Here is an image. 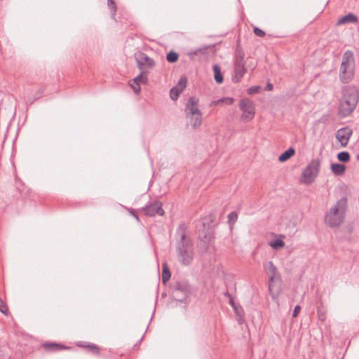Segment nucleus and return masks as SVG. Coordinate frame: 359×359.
<instances>
[{
  "instance_id": "1",
  "label": "nucleus",
  "mask_w": 359,
  "mask_h": 359,
  "mask_svg": "<svg viewBox=\"0 0 359 359\" xmlns=\"http://www.w3.org/2000/svg\"><path fill=\"white\" fill-rule=\"evenodd\" d=\"M176 236L177 250L181 263L183 265H189L193 261L194 248L193 244L187 236V226L184 224H180L177 229Z\"/></svg>"
},
{
  "instance_id": "2",
  "label": "nucleus",
  "mask_w": 359,
  "mask_h": 359,
  "mask_svg": "<svg viewBox=\"0 0 359 359\" xmlns=\"http://www.w3.org/2000/svg\"><path fill=\"white\" fill-rule=\"evenodd\" d=\"M359 100V91L355 86L343 88L342 97L339 100L338 114L340 117H346L352 114Z\"/></svg>"
},
{
  "instance_id": "3",
  "label": "nucleus",
  "mask_w": 359,
  "mask_h": 359,
  "mask_svg": "<svg viewBox=\"0 0 359 359\" xmlns=\"http://www.w3.org/2000/svg\"><path fill=\"white\" fill-rule=\"evenodd\" d=\"M347 205V198L346 197L340 198L325 214V224L330 227L334 228L343 224L345 219Z\"/></svg>"
},
{
  "instance_id": "4",
  "label": "nucleus",
  "mask_w": 359,
  "mask_h": 359,
  "mask_svg": "<svg viewBox=\"0 0 359 359\" xmlns=\"http://www.w3.org/2000/svg\"><path fill=\"white\" fill-rule=\"evenodd\" d=\"M355 58L352 51L346 50L342 55L339 78L342 83L350 82L354 76Z\"/></svg>"
},
{
  "instance_id": "5",
  "label": "nucleus",
  "mask_w": 359,
  "mask_h": 359,
  "mask_svg": "<svg viewBox=\"0 0 359 359\" xmlns=\"http://www.w3.org/2000/svg\"><path fill=\"white\" fill-rule=\"evenodd\" d=\"M198 100L191 97L189 98L186 106V116L190 121V124L194 129H198L202 124V113L198 107Z\"/></svg>"
},
{
  "instance_id": "6",
  "label": "nucleus",
  "mask_w": 359,
  "mask_h": 359,
  "mask_svg": "<svg viewBox=\"0 0 359 359\" xmlns=\"http://www.w3.org/2000/svg\"><path fill=\"white\" fill-rule=\"evenodd\" d=\"M320 163L319 158L311 160L302 171L300 178L301 182L306 184L313 182L318 175Z\"/></svg>"
},
{
  "instance_id": "7",
  "label": "nucleus",
  "mask_w": 359,
  "mask_h": 359,
  "mask_svg": "<svg viewBox=\"0 0 359 359\" xmlns=\"http://www.w3.org/2000/svg\"><path fill=\"white\" fill-rule=\"evenodd\" d=\"M244 52L241 48L237 47L236 49L234 59L233 74L232 76V81L234 83H238L246 72V68L244 64Z\"/></svg>"
},
{
  "instance_id": "8",
  "label": "nucleus",
  "mask_w": 359,
  "mask_h": 359,
  "mask_svg": "<svg viewBox=\"0 0 359 359\" xmlns=\"http://www.w3.org/2000/svg\"><path fill=\"white\" fill-rule=\"evenodd\" d=\"M172 297L178 302H182L186 300L190 294V285L187 281L180 280L172 284Z\"/></svg>"
},
{
  "instance_id": "9",
  "label": "nucleus",
  "mask_w": 359,
  "mask_h": 359,
  "mask_svg": "<svg viewBox=\"0 0 359 359\" xmlns=\"http://www.w3.org/2000/svg\"><path fill=\"white\" fill-rule=\"evenodd\" d=\"M43 93V89L36 84L27 83L23 88V99L30 104L39 98Z\"/></svg>"
},
{
  "instance_id": "10",
  "label": "nucleus",
  "mask_w": 359,
  "mask_h": 359,
  "mask_svg": "<svg viewBox=\"0 0 359 359\" xmlns=\"http://www.w3.org/2000/svg\"><path fill=\"white\" fill-rule=\"evenodd\" d=\"M239 107L243 111L241 119L245 122H248L253 119L255 114V107L252 101L248 99H243L241 100Z\"/></svg>"
},
{
  "instance_id": "11",
  "label": "nucleus",
  "mask_w": 359,
  "mask_h": 359,
  "mask_svg": "<svg viewBox=\"0 0 359 359\" xmlns=\"http://www.w3.org/2000/svg\"><path fill=\"white\" fill-rule=\"evenodd\" d=\"M142 213L148 217H154L156 215L162 216L164 210L162 208V203L159 201H155L153 203L147 205L142 208Z\"/></svg>"
},
{
  "instance_id": "12",
  "label": "nucleus",
  "mask_w": 359,
  "mask_h": 359,
  "mask_svg": "<svg viewBox=\"0 0 359 359\" xmlns=\"http://www.w3.org/2000/svg\"><path fill=\"white\" fill-rule=\"evenodd\" d=\"M137 67L140 69H151L154 67L155 61L149 57L147 54L142 52H139L135 55Z\"/></svg>"
},
{
  "instance_id": "13",
  "label": "nucleus",
  "mask_w": 359,
  "mask_h": 359,
  "mask_svg": "<svg viewBox=\"0 0 359 359\" xmlns=\"http://www.w3.org/2000/svg\"><path fill=\"white\" fill-rule=\"evenodd\" d=\"M353 130L348 127L339 129L336 133V139L340 142L342 147L347 146L352 135Z\"/></svg>"
},
{
  "instance_id": "14",
  "label": "nucleus",
  "mask_w": 359,
  "mask_h": 359,
  "mask_svg": "<svg viewBox=\"0 0 359 359\" xmlns=\"http://www.w3.org/2000/svg\"><path fill=\"white\" fill-rule=\"evenodd\" d=\"M264 268L266 274L269 276L271 282L274 281L279 277L277 268L271 261L265 262L264 264Z\"/></svg>"
},
{
  "instance_id": "15",
  "label": "nucleus",
  "mask_w": 359,
  "mask_h": 359,
  "mask_svg": "<svg viewBox=\"0 0 359 359\" xmlns=\"http://www.w3.org/2000/svg\"><path fill=\"white\" fill-rule=\"evenodd\" d=\"M42 346L45 350L50 352H55L71 348L70 347L55 342H46L42 345Z\"/></svg>"
},
{
  "instance_id": "16",
  "label": "nucleus",
  "mask_w": 359,
  "mask_h": 359,
  "mask_svg": "<svg viewBox=\"0 0 359 359\" xmlns=\"http://www.w3.org/2000/svg\"><path fill=\"white\" fill-rule=\"evenodd\" d=\"M77 346L86 348L88 352L94 355L100 354V348L95 344L79 341L77 343Z\"/></svg>"
},
{
  "instance_id": "17",
  "label": "nucleus",
  "mask_w": 359,
  "mask_h": 359,
  "mask_svg": "<svg viewBox=\"0 0 359 359\" xmlns=\"http://www.w3.org/2000/svg\"><path fill=\"white\" fill-rule=\"evenodd\" d=\"M357 22H358L357 16L355 15H354L353 13H348V14L343 16L342 18H341L338 20L337 25H343V24H346V23H355Z\"/></svg>"
},
{
  "instance_id": "18",
  "label": "nucleus",
  "mask_w": 359,
  "mask_h": 359,
  "mask_svg": "<svg viewBox=\"0 0 359 359\" xmlns=\"http://www.w3.org/2000/svg\"><path fill=\"white\" fill-rule=\"evenodd\" d=\"M331 170L335 175L339 176L345 172L346 166L343 164L332 163L331 165Z\"/></svg>"
},
{
  "instance_id": "19",
  "label": "nucleus",
  "mask_w": 359,
  "mask_h": 359,
  "mask_svg": "<svg viewBox=\"0 0 359 359\" xmlns=\"http://www.w3.org/2000/svg\"><path fill=\"white\" fill-rule=\"evenodd\" d=\"M214 72V79L215 81L220 84L224 81V77L221 72V69L218 65H215L212 67Z\"/></svg>"
},
{
  "instance_id": "20",
  "label": "nucleus",
  "mask_w": 359,
  "mask_h": 359,
  "mask_svg": "<svg viewBox=\"0 0 359 359\" xmlns=\"http://www.w3.org/2000/svg\"><path fill=\"white\" fill-rule=\"evenodd\" d=\"M294 149L290 147L279 156L278 160L280 162H285L290 158L294 154Z\"/></svg>"
},
{
  "instance_id": "21",
  "label": "nucleus",
  "mask_w": 359,
  "mask_h": 359,
  "mask_svg": "<svg viewBox=\"0 0 359 359\" xmlns=\"http://www.w3.org/2000/svg\"><path fill=\"white\" fill-rule=\"evenodd\" d=\"M171 273L168 266V264L165 262L163 264V271H162V282L165 284L170 278Z\"/></svg>"
},
{
  "instance_id": "22",
  "label": "nucleus",
  "mask_w": 359,
  "mask_h": 359,
  "mask_svg": "<svg viewBox=\"0 0 359 359\" xmlns=\"http://www.w3.org/2000/svg\"><path fill=\"white\" fill-rule=\"evenodd\" d=\"M234 100L233 97H226L221 99H218L217 100H214L212 102L211 105H218L219 104H225L226 105H231L233 103Z\"/></svg>"
},
{
  "instance_id": "23",
  "label": "nucleus",
  "mask_w": 359,
  "mask_h": 359,
  "mask_svg": "<svg viewBox=\"0 0 359 359\" xmlns=\"http://www.w3.org/2000/svg\"><path fill=\"white\" fill-rule=\"evenodd\" d=\"M317 315L318 320L324 322L326 320V309L323 304L317 307Z\"/></svg>"
},
{
  "instance_id": "24",
  "label": "nucleus",
  "mask_w": 359,
  "mask_h": 359,
  "mask_svg": "<svg viewBox=\"0 0 359 359\" xmlns=\"http://www.w3.org/2000/svg\"><path fill=\"white\" fill-rule=\"evenodd\" d=\"M210 244V237L205 236L204 238L200 242L199 248L202 252H205L208 250Z\"/></svg>"
},
{
  "instance_id": "25",
  "label": "nucleus",
  "mask_w": 359,
  "mask_h": 359,
  "mask_svg": "<svg viewBox=\"0 0 359 359\" xmlns=\"http://www.w3.org/2000/svg\"><path fill=\"white\" fill-rule=\"evenodd\" d=\"M337 158L341 162L346 163L350 160V154L347 151H341L337 154Z\"/></svg>"
},
{
  "instance_id": "26",
  "label": "nucleus",
  "mask_w": 359,
  "mask_h": 359,
  "mask_svg": "<svg viewBox=\"0 0 359 359\" xmlns=\"http://www.w3.org/2000/svg\"><path fill=\"white\" fill-rule=\"evenodd\" d=\"M270 245L274 250H279L285 246V242L281 239H276L274 241L271 242Z\"/></svg>"
},
{
  "instance_id": "27",
  "label": "nucleus",
  "mask_w": 359,
  "mask_h": 359,
  "mask_svg": "<svg viewBox=\"0 0 359 359\" xmlns=\"http://www.w3.org/2000/svg\"><path fill=\"white\" fill-rule=\"evenodd\" d=\"M179 55L174 51L169 52L166 55L167 60L170 63H174L178 60Z\"/></svg>"
},
{
  "instance_id": "28",
  "label": "nucleus",
  "mask_w": 359,
  "mask_h": 359,
  "mask_svg": "<svg viewBox=\"0 0 359 359\" xmlns=\"http://www.w3.org/2000/svg\"><path fill=\"white\" fill-rule=\"evenodd\" d=\"M143 72H142L137 76L133 79V83H146L147 82V75H143Z\"/></svg>"
},
{
  "instance_id": "29",
  "label": "nucleus",
  "mask_w": 359,
  "mask_h": 359,
  "mask_svg": "<svg viewBox=\"0 0 359 359\" xmlns=\"http://www.w3.org/2000/svg\"><path fill=\"white\" fill-rule=\"evenodd\" d=\"M181 93L182 91L179 89V87H173L170 92V98L173 100H176Z\"/></svg>"
},
{
  "instance_id": "30",
  "label": "nucleus",
  "mask_w": 359,
  "mask_h": 359,
  "mask_svg": "<svg viewBox=\"0 0 359 359\" xmlns=\"http://www.w3.org/2000/svg\"><path fill=\"white\" fill-rule=\"evenodd\" d=\"M238 219V214L236 212H231L228 215V223L232 226Z\"/></svg>"
},
{
  "instance_id": "31",
  "label": "nucleus",
  "mask_w": 359,
  "mask_h": 359,
  "mask_svg": "<svg viewBox=\"0 0 359 359\" xmlns=\"http://www.w3.org/2000/svg\"><path fill=\"white\" fill-rule=\"evenodd\" d=\"M207 49H208V47H204V48H198L196 50H190L188 53V55H189L191 59H193L194 55H198L201 53V52H205Z\"/></svg>"
},
{
  "instance_id": "32",
  "label": "nucleus",
  "mask_w": 359,
  "mask_h": 359,
  "mask_svg": "<svg viewBox=\"0 0 359 359\" xmlns=\"http://www.w3.org/2000/svg\"><path fill=\"white\" fill-rule=\"evenodd\" d=\"M187 84V79L186 77H182L177 83L175 87H179V89L182 92L186 88Z\"/></svg>"
},
{
  "instance_id": "33",
  "label": "nucleus",
  "mask_w": 359,
  "mask_h": 359,
  "mask_svg": "<svg viewBox=\"0 0 359 359\" xmlns=\"http://www.w3.org/2000/svg\"><path fill=\"white\" fill-rule=\"evenodd\" d=\"M0 311L5 315H7L8 313V309L6 304L1 298H0Z\"/></svg>"
},
{
  "instance_id": "34",
  "label": "nucleus",
  "mask_w": 359,
  "mask_h": 359,
  "mask_svg": "<svg viewBox=\"0 0 359 359\" xmlns=\"http://www.w3.org/2000/svg\"><path fill=\"white\" fill-rule=\"evenodd\" d=\"M260 89H261L260 86H252V87L248 88L247 93L248 95H252V94L259 93Z\"/></svg>"
},
{
  "instance_id": "35",
  "label": "nucleus",
  "mask_w": 359,
  "mask_h": 359,
  "mask_svg": "<svg viewBox=\"0 0 359 359\" xmlns=\"http://www.w3.org/2000/svg\"><path fill=\"white\" fill-rule=\"evenodd\" d=\"M108 6L111 9L112 15L114 16L116 11V6L114 1L113 0H108Z\"/></svg>"
},
{
  "instance_id": "36",
  "label": "nucleus",
  "mask_w": 359,
  "mask_h": 359,
  "mask_svg": "<svg viewBox=\"0 0 359 359\" xmlns=\"http://www.w3.org/2000/svg\"><path fill=\"white\" fill-rule=\"evenodd\" d=\"M253 32L256 36L259 37H264L266 35L264 31L258 27H255L253 29Z\"/></svg>"
},
{
  "instance_id": "37",
  "label": "nucleus",
  "mask_w": 359,
  "mask_h": 359,
  "mask_svg": "<svg viewBox=\"0 0 359 359\" xmlns=\"http://www.w3.org/2000/svg\"><path fill=\"white\" fill-rule=\"evenodd\" d=\"M233 309L238 316L242 317L243 316L244 312L241 306L237 305Z\"/></svg>"
},
{
  "instance_id": "38",
  "label": "nucleus",
  "mask_w": 359,
  "mask_h": 359,
  "mask_svg": "<svg viewBox=\"0 0 359 359\" xmlns=\"http://www.w3.org/2000/svg\"><path fill=\"white\" fill-rule=\"evenodd\" d=\"M135 94H138L140 92L141 88L139 83L130 84Z\"/></svg>"
},
{
  "instance_id": "39",
  "label": "nucleus",
  "mask_w": 359,
  "mask_h": 359,
  "mask_svg": "<svg viewBox=\"0 0 359 359\" xmlns=\"http://www.w3.org/2000/svg\"><path fill=\"white\" fill-rule=\"evenodd\" d=\"M300 310H301V307L299 305H297L294 309V311H293V313H292V316L294 318L297 317V315L299 314V313L300 312Z\"/></svg>"
},
{
  "instance_id": "40",
  "label": "nucleus",
  "mask_w": 359,
  "mask_h": 359,
  "mask_svg": "<svg viewBox=\"0 0 359 359\" xmlns=\"http://www.w3.org/2000/svg\"><path fill=\"white\" fill-rule=\"evenodd\" d=\"M229 303L232 306V308L237 306L234 302L233 297H229Z\"/></svg>"
},
{
  "instance_id": "41",
  "label": "nucleus",
  "mask_w": 359,
  "mask_h": 359,
  "mask_svg": "<svg viewBox=\"0 0 359 359\" xmlns=\"http://www.w3.org/2000/svg\"><path fill=\"white\" fill-rule=\"evenodd\" d=\"M273 84H272V83H268L266 84V86L265 89H266V90H273Z\"/></svg>"
},
{
  "instance_id": "42",
  "label": "nucleus",
  "mask_w": 359,
  "mask_h": 359,
  "mask_svg": "<svg viewBox=\"0 0 359 359\" xmlns=\"http://www.w3.org/2000/svg\"><path fill=\"white\" fill-rule=\"evenodd\" d=\"M224 296H225V297H228V298H229V297H232V296H231V294L229 292H224Z\"/></svg>"
},
{
  "instance_id": "43",
  "label": "nucleus",
  "mask_w": 359,
  "mask_h": 359,
  "mask_svg": "<svg viewBox=\"0 0 359 359\" xmlns=\"http://www.w3.org/2000/svg\"><path fill=\"white\" fill-rule=\"evenodd\" d=\"M207 52V50L205 51V52H201V53L199 54L200 55H204Z\"/></svg>"
},
{
  "instance_id": "44",
  "label": "nucleus",
  "mask_w": 359,
  "mask_h": 359,
  "mask_svg": "<svg viewBox=\"0 0 359 359\" xmlns=\"http://www.w3.org/2000/svg\"><path fill=\"white\" fill-rule=\"evenodd\" d=\"M209 217L210 218V222H213L212 216L211 215H209Z\"/></svg>"
},
{
  "instance_id": "45",
  "label": "nucleus",
  "mask_w": 359,
  "mask_h": 359,
  "mask_svg": "<svg viewBox=\"0 0 359 359\" xmlns=\"http://www.w3.org/2000/svg\"><path fill=\"white\" fill-rule=\"evenodd\" d=\"M135 218L136 219H137V220L139 219H138V217H137V215H135Z\"/></svg>"
},
{
  "instance_id": "46",
  "label": "nucleus",
  "mask_w": 359,
  "mask_h": 359,
  "mask_svg": "<svg viewBox=\"0 0 359 359\" xmlns=\"http://www.w3.org/2000/svg\"><path fill=\"white\" fill-rule=\"evenodd\" d=\"M135 218L136 219H137V220L139 219H138V217H137V215H135Z\"/></svg>"
},
{
  "instance_id": "47",
  "label": "nucleus",
  "mask_w": 359,
  "mask_h": 359,
  "mask_svg": "<svg viewBox=\"0 0 359 359\" xmlns=\"http://www.w3.org/2000/svg\"><path fill=\"white\" fill-rule=\"evenodd\" d=\"M358 159L359 160V154L358 155Z\"/></svg>"
}]
</instances>
